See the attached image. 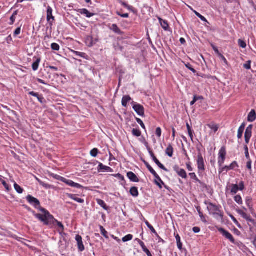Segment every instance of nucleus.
<instances>
[{
	"instance_id": "f257e3e1",
	"label": "nucleus",
	"mask_w": 256,
	"mask_h": 256,
	"mask_svg": "<svg viewBox=\"0 0 256 256\" xmlns=\"http://www.w3.org/2000/svg\"><path fill=\"white\" fill-rule=\"evenodd\" d=\"M40 210L43 213V214H36L35 216L40 220L44 222V224L48 226L50 228H53L56 224H57L59 228L58 232L61 234L64 231V226L62 224L58 222L54 218L53 216L46 210L43 208H40Z\"/></svg>"
},
{
	"instance_id": "f03ea898",
	"label": "nucleus",
	"mask_w": 256,
	"mask_h": 256,
	"mask_svg": "<svg viewBox=\"0 0 256 256\" xmlns=\"http://www.w3.org/2000/svg\"><path fill=\"white\" fill-rule=\"evenodd\" d=\"M205 204H208V210L210 214L213 215H218L220 216L222 218H223L224 215L222 212L220 210V208L218 206L214 204L212 202L207 203L206 202Z\"/></svg>"
},
{
	"instance_id": "7ed1b4c3",
	"label": "nucleus",
	"mask_w": 256,
	"mask_h": 256,
	"mask_svg": "<svg viewBox=\"0 0 256 256\" xmlns=\"http://www.w3.org/2000/svg\"><path fill=\"white\" fill-rule=\"evenodd\" d=\"M226 150L224 146H222L219 151L218 164L220 166H222L224 164L226 156Z\"/></svg>"
},
{
	"instance_id": "20e7f679",
	"label": "nucleus",
	"mask_w": 256,
	"mask_h": 256,
	"mask_svg": "<svg viewBox=\"0 0 256 256\" xmlns=\"http://www.w3.org/2000/svg\"><path fill=\"white\" fill-rule=\"evenodd\" d=\"M26 198L29 203H30L31 204H32L35 207V208L40 210V208H41L40 206V202L37 198L32 196L30 195H28Z\"/></svg>"
},
{
	"instance_id": "39448f33",
	"label": "nucleus",
	"mask_w": 256,
	"mask_h": 256,
	"mask_svg": "<svg viewBox=\"0 0 256 256\" xmlns=\"http://www.w3.org/2000/svg\"><path fill=\"white\" fill-rule=\"evenodd\" d=\"M142 161L150 173L154 176V178L160 181L162 184H164L163 181L162 180L157 173L155 172V170L152 168L150 165V164L144 159H142Z\"/></svg>"
},
{
	"instance_id": "423d86ee",
	"label": "nucleus",
	"mask_w": 256,
	"mask_h": 256,
	"mask_svg": "<svg viewBox=\"0 0 256 256\" xmlns=\"http://www.w3.org/2000/svg\"><path fill=\"white\" fill-rule=\"evenodd\" d=\"M52 10L50 6H48L47 8V16L46 19L49 24L50 26L52 28L53 26V21L54 20L55 18L52 16Z\"/></svg>"
},
{
	"instance_id": "0eeeda50",
	"label": "nucleus",
	"mask_w": 256,
	"mask_h": 256,
	"mask_svg": "<svg viewBox=\"0 0 256 256\" xmlns=\"http://www.w3.org/2000/svg\"><path fill=\"white\" fill-rule=\"evenodd\" d=\"M197 164L199 171L203 172L205 170L204 160L200 152H199L198 155Z\"/></svg>"
},
{
	"instance_id": "6e6552de",
	"label": "nucleus",
	"mask_w": 256,
	"mask_h": 256,
	"mask_svg": "<svg viewBox=\"0 0 256 256\" xmlns=\"http://www.w3.org/2000/svg\"><path fill=\"white\" fill-rule=\"evenodd\" d=\"M218 231L224 236L226 238L229 240L232 244L235 243V240L232 236L228 231L226 230L224 228H218Z\"/></svg>"
},
{
	"instance_id": "1a4fd4ad",
	"label": "nucleus",
	"mask_w": 256,
	"mask_h": 256,
	"mask_svg": "<svg viewBox=\"0 0 256 256\" xmlns=\"http://www.w3.org/2000/svg\"><path fill=\"white\" fill-rule=\"evenodd\" d=\"M132 104H133V108L134 111L140 116H144V108L143 106L140 104H136L134 102H132Z\"/></svg>"
},
{
	"instance_id": "9d476101",
	"label": "nucleus",
	"mask_w": 256,
	"mask_h": 256,
	"mask_svg": "<svg viewBox=\"0 0 256 256\" xmlns=\"http://www.w3.org/2000/svg\"><path fill=\"white\" fill-rule=\"evenodd\" d=\"M174 169L180 176L183 178H187L186 173L184 169L180 168L178 166H175Z\"/></svg>"
},
{
	"instance_id": "9b49d317",
	"label": "nucleus",
	"mask_w": 256,
	"mask_h": 256,
	"mask_svg": "<svg viewBox=\"0 0 256 256\" xmlns=\"http://www.w3.org/2000/svg\"><path fill=\"white\" fill-rule=\"evenodd\" d=\"M236 167H238V164L236 161L233 162L229 166H225L220 169L219 173H222L224 170H230L234 169Z\"/></svg>"
},
{
	"instance_id": "f8f14e48",
	"label": "nucleus",
	"mask_w": 256,
	"mask_h": 256,
	"mask_svg": "<svg viewBox=\"0 0 256 256\" xmlns=\"http://www.w3.org/2000/svg\"><path fill=\"white\" fill-rule=\"evenodd\" d=\"M76 240L78 242V248L80 251L82 252L84 250V246L82 241V238L80 235H76Z\"/></svg>"
},
{
	"instance_id": "ddd939ff",
	"label": "nucleus",
	"mask_w": 256,
	"mask_h": 256,
	"mask_svg": "<svg viewBox=\"0 0 256 256\" xmlns=\"http://www.w3.org/2000/svg\"><path fill=\"white\" fill-rule=\"evenodd\" d=\"M63 182H65L68 186H70L72 187L76 188H83V186L82 185L76 183L71 180H68L65 178V180H63Z\"/></svg>"
},
{
	"instance_id": "4468645a",
	"label": "nucleus",
	"mask_w": 256,
	"mask_h": 256,
	"mask_svg": "<svg viewBox=\"0 0 256 256\" xmlns=\"http://www.w3.org/2000/svg\"><path fill=\"white\" fill-rule=\"evenodd\" d=\"M127 176L132 182H139L138 178L133 172H128L127 173Z\"/></svg>"
},
{
	"instance_id": "2eb2a0df",
	"label": "nucleus",
	"mask_w": 256,
	"mask_h": 256,
	"mask_svg": "<svg viewBox=\"0 0 256 256\" xmlns=\"http://www.w3.org/2000/svg\"><path fill=\"white\" fill-rule=\"evenodd\" d=\"M136 240H138V242L139 243V244H140V246L142 248L143 251L146 254L147 256H152V254H151V253L150 252V250L145 246L144 244V242H142V240H140L138 239V238L136 239Z\"/></svg>"
},
{
	"instance_id": "dca6fc26",
	"label": "nucleus",
	"mask_w": 256,
	"mask_h": 256,
	"mask_svg": "<svg viewBox=\"0 0 256 256\" xmlns=\"http://www.w3.org/2000/svg\"><path fill=\"white\" fill-rule=\"evenodd\" d=\"M256 119V112L254 110H252L248 114V120L250 122H253Z\"/></svg>"
},
{
	"instance_id": "f3484780",
	"label": "nucleus",
	"mask_w": 256,
	"mask_h": 256,
	"mask_svg": "<svg viewBox=\"0 0 256 256\" xmlns=\"http://www.w3.org/2000/svg\"><path fill=\"white\" fill-rule=\"evenodd\" d=\"M67 196L69 198L74 200L76 201L78 203L83 204L84 202V200L77 198L76 194H68Z\"/></svg>"
},
{
	"instance_id": "a211bd4d",
	"label": "nucleus",
	"mask_w": 256,
	"mask_h": 256,
	"mask_svg": "<svg viewBox=\"0 0 256 256\" xmlns=\"http://www.w3.org/2000/svg\"><path fill=\"white\" fill-rule=\"evenodd\" d=\"M110 30H112L116 34H122L123 32H122L118 28V26L116 24H112L110 27Z\"/></svg>"
},
{
	"instance_id": "6ab92c4d",
	"label": "nucleus",
	"mask_w": 256,
	"mask_h": 256,
	"mask_svg": "<svg viewBox=\"0 0 256 256\" xmlns=\"http://www.w3.org/2000/svg\"><path fill=\"white\" fill-rule=\"evenodd\" d=\"M160 23V24L162 28L165 30H168L169 28V26L168 24V22L166 20H164L162 18H158Z\"/></svg>"
},
{
	"instance_id": "aec40b11",
	"label": "nucleus",
	"mask_w": 256,
	"mask_h": 256,
	"mask_svg": "<svg viewBox=\"0 0 256 256\" xmlns=\"http://www.w3.org/2000/svg\"><path fill=\"white\" fill-rule=\"evenodd\" d=\"M245 126H246V124H245V123H244V122L242 123V125L240 126V128L238 130V139H240L242 138L243 132L244 130Z\"/></svg>"
},
{
	"instance_id": "412c9836",
	"label": "nucleus",
	"mask_w": 256,
	"mask_h": 256,
	"mask_svg": "<svg viewBox=\"0 0 256 256\" xmlns=\"http://www.w3.org/2000/svg\"><path fill=\"white\" fill-rule=\"evenodd\" d=\"M131 100V98L128 95H126L123 96L122 98V106L124 107L127 106L128 102Z\"/></svg>"
},
{
	"instance_id": "4be33fe9",
	"label": "nucleus",
	"mask_w": 256,
	"mask_h": 256,
	"mask_svg": "<svg viewBox=\"0 0 256 256\" xmlns=\"http://www.w3.org/2000/svg\"><path fill=\"white\" fill-rule=\"evenodd\" d=\"M98 171L101 170L110 172H112V170L110 167L104 166L102 163H100L98 167Z\"/></svg>"
},
{
	"instance_id": "5701e85b",
	"label": "nucleus",
	"mask_w": 256,
	"mask_h": 256,
	"mask_svg": "<svg viewBox=\"0 0 256 256\" xmlns=\"http://www.w3.org/2000/svg\"><path fill=\"white\" fill-rule=\"evenodd\" d=\"M152 160L160 168L166 172H168V170L160 162V161L156 158V157L154 158Z\"/></svg>"
},
{
	"instance_id": "b1692460",
	"label": "nucleus",
	"mask_w": 256,
	"mask_h": 256,
	"mask_svg": "<svg viewBox=\"0 0 256 256\" xmlns=\"http://www.w3.org/2000/svg\"><path fill=\"white\" fill-rule=\"evenodd\" d=\"M130 194L134 197H137L138 196V190L136 186L132 187L130 189Z\"/></svg>"
},
{
	"instance_id": "393cba45",
	"label": "nucleus",
	"mask_w": 256,
	"mask_h": 256,
	"mask_svg": "<svg viewBox=\"0 0 256 256\" xmlns=\"http://www.w3.org/2000/svg\"><path fill=\"white\" fill-rule=\"evenodd\" d=\"M174 149L172 146L170 144L166 149V153L170 157H172L173 155Z\"/></svg>"
},
{
	"instance_id": "a878e982",
	"label": "nucleus",
	"mask_w": 256,
	"mask_h": 256,
	"mask_svg": "<svg viewBox=\"0 0 256 256\" xmlns=\"http://www.w3.org/2000/svg\"><path fill=\"white\" fill-rule=\"evenodd\" d=\"M86 42L88 46H92L94 44L92 37L91 36H88L86 40ZM96 42H94V44Z\"/></svg>"
},
{
	"instance_id": "bb28decb",
	"label": "nucleus",
	"mask_w": 256,
	"mask_h": 256,
	"mask_svg": "<svg viewBox=\"0 0 256 256\" xmlns=\"http://www.w3.org/2000/svg\"><path fill=\"white\" fill-rule=\"evenodd\" d=\"M196 210H198V212L199 214V216L200 218V220H201L204 222V223H206L207 222V221L206 220V218L204 217V216L202 212H201V208L200 206H198L196 208Z\"/></svg>"
},
{
	"instance_id": "cd10ccee",
	"label": "nucleus",
	"mask_w": 256,
	"mask_h": 256,
	"mask_svg": "<svg viewBox=\"0 0 256 256\" xmlns=\"http://www.w3.org/2000/svg\"><path fill=\"white\" fill-rule=\"evenodd\" d=\"M36 180H38V182H39V184L42 186H44V188H46V189H48V188H53V186H52V185H50V184H46L45 182H44L40 180V179H38V178H36Z\"/></svg>"
},
{
	"instance_id": "c85d7f7f",
	"label": "nucleus",
	"mask_w": 256,
	"mask_h": 256,
	"mask_svg": "<svg viewBox=\"0 0 256 256\" xmlns=\"http://www.w3.org/2000/svg\"><path fill=\"white\" fill-rule=\"evenodd\" d=\"M80 14H85L86 17L90 18L94 14L90 12L86 8H83L80 10Z\"/></svg>"
},
{
	"instance_id": "c756f323",
	"label": "nucleus",
	"mask_w": 256,
	"mask_h": 256,
	"mask_svg": "<svg viewBox=\"0 0 256 256\" xmlns=\"http://www.w3.org/2000/svg\"><path fill=\"white\" fill-rule=\"evenodd\" d=\"M252 132L246 131L244 134L245 142L246 144L249 143L250 138L252 136Z\"/></svg>"
},
{
	"instance_id": "7c9ffc66",
	"label": "nucleus",
	"mask_w": 256,
	"mask_h": 256,
	"mask_svg": "<svg viewBox=\"0 0 256 256\" xmlns=\"http://www.w3.org/2000/svg\"><path fill=\"white\" fill-rule=\"evenodd\" d=\"M232 188L230 190V192L232 194H236L238 192V190H240L237 184H232L231 186Z\"/></svg>"
},
{
	"instance_id": "2f4dec72",
	"label": "nucleus",
	"mask_w": 256,
	"mask_h": 256,
	"mask_svg": "<svg viewBox=\"0 0 256 256\" xmlns=\"http://www.w3.org/2000/svg\"><path fill=\"white\" fill-rule=\"evenodd\" d=\"M40 62V58H37L36 60L32 64V68L34 71L38 69L39 63Z\"/></svg>"
},
{
	"instance_id": "473e14b6",
	"label": "nucleus",
	"mask_w": 256,
	"mask_h": 256,
	"mask_svg": "<svg viewBox=\"0 0 256 256\" xmlns=\"http://www.w3.org/2000/svg\"><path fill=\"white\" fill-rule=\"evenodd\" d=\"M14 188L16 192L20 194L23 192L24 190L22 188H21L18 184H17L16 182H14Z\"/></svg>"
},
{
	"instance_id": "72a5a7b5",
	"label": "nucleus",
	"mask_w": 256,
	"mask_h": 256,
	"mask_svg": "<svg viewBox=\"0 0 256 256\" xmlns=\"http://www.w3.org/2000/svg\"><path fill=\"white\" fill-rule=\"evenodd\" d=\"M189 175L192 179L194 180L196 182H198L200 184H203V183L197 178L195 173H190Z\"/></svg>"
},
{
	"instance_id": "f704fd0d",
	"label": "nucleus",
	"mask_w": 256,
	"mask_h": 256,
	"mask_svg": "<svg viewBox=\"0 0 256 256\" xmlns=\"http://www.w3.org/2000/svg\"><path fill=\"white\" fill-rule=\"evenodd\" d=\"M98 203L99 205H100L102 207L104 210H107L108 209V207L106 204L102 200H98Z\"/></svg>"
},
{
	"instance_id": "c9c22d12",
	"label": "nucleus",
	"mask_w": 256,
	"mask_h": 256,
	"mask_svg": "<svg viewBox=\"0 0 256 256\" xmlns=\"http://www.w3.org/2000/svg\"><path fill=\"white\" fill-rule=\"evenodd\" d=\"M132 134L136 137H139L141 136L142 133L139 130L134 128L132 130Z\"/></svg>"
},
{
	"instance_id": "e433bc0d",
	"label": "nucleus",
	"mask_w": 256,
	"mask_h": 256,
	"mask_svg": "<svg viewBox=\"0 0 256 256\" xmlns=\"http://www.w3.org/2000/svg\"><path fill=\"white\" fill-rule=\"evenodd\" d=\"M100 230L102 234L106 238H108V232L102 226H100Z\"/></svg>"
},
{
	"instance_id": "4c0bfd02",
	"label": "nucleus",
	"mask_w": 256,
	"mask_h": 256,
	"mask_svg": "<svg viewBox=\"0 0 256 256\" xmlns=\"http://www.w3.org/2000/svg\"><path fill=\"white\" fill-rule=\"evenodd\" d=\"M176 240L178 247L179 249L181 250L182 248V243L180 242V238L178 234L176 236Z\"/></svg>"
},
{
	"instance_id": "58836bf2",
	"label": "nucleus",
	"mask_w": 256,
	"mask_h": 256,
	"mask_svg": "<svg viewBox=\"0 0 256 256\" xmlns=\"http://www.w3.org/2000/svg\"><path fill=\"white\" fill-rule=\"evenodd\" d=\"M234 200L236 202L239 204H242V197L240 195H236L234 197Z\"/></svg>"
},
{
	"instance_id": "ea45409f",
	"label": "nucleus",
	"mask_w": 256,
	"mask_h": 256,
	"mask_svg": "<svg viewBox=\"0 0 256 256\" xmlns=\"http://www.w3.org/2000/svg\"><path fill=\"white\" fill-rule=\"evenodd\" d=\"M236 211L238 214H239L240 215H241L244 218L248 219V217L247 214L244 212L242 210L240 209H236Z\"/></svg>"
},
{
	"instance_id": "a19ab883",
	"label": "nucleus",
	"mask_w": 256,
	"mask_h": 256,
	"mask_svg": "<svg viewBox=\"0 0 256 256\" xmlns=\"http://www.w3.org/2000/svg\"><path fill=\"white\" fill-rule=\"evenodd\" d=\"M132 238H133L132 235L129 234L126 235V236H124L122 238V240L124 242H126L129 240H132Z\"/></svg>"
},
{
	"instance_id": "79ce46f5",
	"label": "nucleus",
	"mask_w": 256,
	"mask_h": 256,
	"mask_svg": "<svg viewBox=\"0 0 256 256\" xmlns=\"http://www.w3.org/2000/svg\"><path fill=\"white\" fill-rule=\"evenodd\" d=\"M50 176H52V178H55L56 180H60L62 182H63V180H65V178H62L58 175L55 174H50Z\"/></svg>"
},
{
	"instance_id": "37998d69",
	"label": "nucleus",
	"mask_w": 256,
	"mask_h": 256,
	"mask_svg": "<svg viewBox=\"0 0 256 256\" xmlns=\"http://www.w3.org/2000/svg\"><path fill=\"white\" fill-rule=\"evenodd\" d=\"M244 151H245V156H246V159L248 160H250V154H249V152H248V146L246 145L244 147Z\"/></svg>"
},
{
	"instance_id": "c03bdc74",
	"label": "nucleus",
	"mask_w": 256,
	"mask_h": 256,
	"mask_svg": "<svg viewBox=\"0 0 256 256\" xmlns=\"http://www.w3.org/2000/svg\"><path fill=\"white\" fill-rule=\"evenodd\" d=\"M98 150L97 148H94L90 151V154L92 157H96V156L98 155Z\"/></svg>"
},
{
	"instance_id": "a18cd8bd",
	"label": "nucleus",
	"mask_w": 256,
	"mask_h": 256,
	"mask_svg": "<svg viewBox=\"0 0 256 256\" xmlns=\"http://www.w3.org/2000/svg\"><path fill=\"white\" fill-rule=\"evenodd\" d=\"M194 14L196 15L203 22H207L206 19L202 15H201L200 14H199L198 12L194 11Z\"/></svg>"
},
{
	"instance_id": "49530a36",
	"label": "nucleus",
	"mask_w": 256,
	"mask_h": 256,
	"mask_svg": "<svg viewBox=\"0 0 256 256\" xmlns=\"http://www.w3.org/2000/svg\"><path fill=\"white\" fill-rule=\"evenodd\" d=\"M51 48L54 50H60V46L56 43H52L51 45Z\"/></svg>"
},
{
	"instance_id": "de8ad7c7",
	"label": "nucleus",
	"mask_w": 256,
	"mask_h": 256,
	"mask_svg": "<svg viewBox=\"0 0 256 256\" xmlns=\"http://www.w3.org/2000/svg\"><path fill=\"white\" fill-rule=\"evenodd\" d=\"M72 52L76 54V56H79L82 58H84V56L86 55L85 53L80 52L74 50H72Z\"/></svg>"
},
{
	"instance_id": "09e8293b",
	"label": "nucleus",
	"mask_w": 256,
	"mask_h": 256,
	"mask_svg": "<svg viewBox=\"0 0 256 256\" xmlns=\"http://www.w3.org/2000/svg\"><path fill=\"white\" fill-rule=\"evenodd\" d=\"M230 216L231 218V219L232 220V221L234 222V223L239 228L240 227V224L238 223V221L236 220V219L234 217V216L232 214H230Z\"/></svg>"
},
{
	"instance_id": "8fccbe9b",
	"label": "nucleus",
	"mask_w": 256,
	"mask_h": 256,
	"mask_svg": "<svg viewBox=\"0 0 256 256\" xmlns=\"http://www.w3.org/2000/svg\"><path fill=\"white\" fill-rule=\"evenodd\" d=\"M238 45L242 48H245L246 46V43L242 40H239L238 41Z\"/></svg>"
},
{
	"instance_id": "3c124183",
	"label": "nucleus",
	"mask_w": 256,
	"mask_h": 256,
	"mask_svg": "<svg viewBox=\"0 0 256 256\" xmlns=\"http://www.w3.org/2000/svg\"><path fill=\"white\" fill-rule=\"evenodd\" d=\"M146 148H147L148 150L149 154H150L152 158H154L156 157V156H154L153 152L151 150L150 148L148 146V144L147 142H146Z\"/></svg>"
},
{
	"instance_id": "603ef678",
	"label": "nucleus",
	"mask_w": 256,
	"mask_h": 256,
	"mask_svg": "<svg viewBox=\"0 0 256 256\" xmlns=\"http://www.w3.org/2000/svg\"><path fill=\"white\" fill-rule=\"evenodd\" d=\"M186 66L190 70H191L193 73H196V70L192 67V65L188 63L186 64Z\"/></svg>"
},
{
	"instance_id": "864d4df0",
	"label": "nucleus",
	"mask_w": 256,
	"mask_h": 256,
	"mask_svg": "<svg viewBox=\"0 0 256 256\" xmlns=\"http://www.w3.org/2000/svg\"><path fill=\"white\" fill-rule=\"evenodd\" d=\"M136 122H138V123L140 126H142V128L144 129H146V127H145V126L144 124V122H142V121L139 118H136Z\"/></svg>"
},
{
	"instance_id": "5fc2aeb1",
	"label": "nucleus",
	"mask_w": 256,
	"mask_h": 256,
	"mask_svg": "<svg viewBox=\"0 0 256 256\" xmlns=\"http://www.w3.org/2000/svg\"><path fill=\"white\" fill-rule=\"evenodd\" d=\"M208 126L212 130H214V132H216L218 131V127L217 125H214V124H212V125H211V124H208Z\"/></svg>"
},
{
	"instance_id": "6e6d98bb",
	"label": "nucleus",
	"mask_w": 256,
	"mask_h": 256,
	"mask_svg": "<svg viewBox=\"0 0 256 256\" xmlns=\"http://www.w3.org/2000/svg\"><path fill=\"white\" fill-rule=\"evenodd\" d=\"M250 60L248 61L244 65V67L246 70L250 69Z\"/></svg>"
},
{
	"instance_id": "4d7b16f0",
	"label": "nucleus",
	"mask_w": 256,
	"mask_h": 256,
	"mask_svg": "<svg viewBox=\"0 0 256 256\" xmlns=\"http://www.w3.org/2000/svg\"><path fill=\"white\" fill-rule=\"evenodd\" d=\"M156 135L160 138L162 134V130L160 128H157L156 130Z\"/></svg>"
},
{
	"instance_id": "13d9d810",
	"label": "nucleus",
	"mask_w": 256,
	"mask_h": 256,
	"mask_svg": "<svg viewBox=\"0 0 256 256\" xmlns=\"http://www.w3.org/2000/svg\"><path fill=\"white\" fill-rule=\"evenodd\" d=\"M37 98L41 104H44L46 101L42 95H39Z\"/></svg>"
},
{
	"instance_id": "bf43d9fd",
	"label": "nucleus",
	"mask_w": 256,
	"mask_h": 256,
	"mask_svg": "<svg viewBox=\"0 0 256 256\" xmlns=\"http://www.w3.org/2000/svg\"><path fill=\"white\" fill-rule=\"evenodd\" d=\"M154 182L161 189L162 188V184L160 181H159L156 178V180H154Z\"/></svg>"
},
{
	"instance_id": "052dcab7",
	"label": "nucleus",
	"mask_w": 256,
	"mask_h": 256,
	"mask_svg": "<svg viewBox=\"0 0 256 256\" xmlns=\"http://www.w3.org/2000/svg\"><path fill=\"white\" fill-rule=\"evenodd\" d=\"M252 162L251 160H248V161L246 163V168L250 170H252Z\"/></svg>"
},
{
	"instance_id": "680f3d73",
	"label": "nucleus",
	"mask_w": 256,
	"mask_h": 256,
	"mask_svg": "<svg viewBox=\"0 0 256 256\" xmlns=\"http://www.w3.org/2000/svg\"><path fill=\"white\" fill-rule=\"evenodd\" d=\"M2 184L4 185V188H6V189L8 190V191H9L10 190V188H9V186L7 184V183L6 182V181L4 180H2Z\"/></svg>"
},
{
	"instance_id": "e2e57ef3",
	"label": "nucleus",
	"mask_w": 256,
	"mask_h": 256,
	"mask_svg": "<svg viewBox=\"0 0 256 256\" xmlns=\"http://www.w3.org/2000/svg\"><path fill=\"white\" fill-rule=\"evenodd\" d=\"M238 188L240 190H242L244 188V183L243 182H240L238 185Z\"/></svg>"
},
{
	"instance_id": "0e129e2a",
	"label": "nucleus",
	"mask_w": 256,
	"mask_h": 256,
	"mask_svg": "<svg viewBox=\"0 0 256 256\" xmlns=\"http://www.w3.org/2000/svg\"><path fill=\"white\" fill-rule=\"evenodd\" d=\"M120 2L123 6H124L125 8H127L128 9L130 10L132 8V6L127 4L126 2Z\"/></svg>"
},
{
	"instance_id": "69168bd1",
	"label": "nucleus",
	"mask_w": 256,
	"mask_h": 256,
	"mask_svg": "<svg viewBox=\"0 0 256 256\" xmlns=\"http://www.w3.org/2000/svg\"><path fill=\"white\" fill-rule=\"evenodd\" d=\"M20 30H21V28H18L14 31V36H17L18 34H19L20 32Z\"/></svg>"
},
{
	"instance_id": "338daca9",
	"label": "nucleus",
	"mask_w": 256,
	"mask_h": 256,
	"mask_svg": "<svg viewBox=\"0 0 256 256\" xmlns=\"http://www.w3.org/2000/svg\"><path fill=\"white\" fill-rule=\"evenodd\" d=\"M29 94L34 96V97H36V98L39 96V94L38 93L35 92H29Z\"/></svg>"
},
{
	"instance_id": "774afa93",
	"label": "nucleus",
	"mask_w": 256,
	"mask_h": 256,
	"mask_svg": "<svg viewBox=\"0 0 256 256\" xmlns=\"http://www.w3.org/2000/svg\"><path fill=\"white\" fill-rule=\"evenodd\" d=\"M251 202H252V199L249 198H247L246 199V204L248 205V206L250 208V204L251 203Z\"/></svg>"
}]
</instances>
